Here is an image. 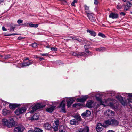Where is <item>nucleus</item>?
I'll return each instance as SVG.
<instances>
[{
	"mask_svg": "<svg viewBox=\"0 0 132 132\" xmlns=\"http://www.w3.org/2000/svg\"><path fill=\"white\" fill-rule=\"evenodd\" d=\"M118 123L119 122L117 120L114 119H112L105 121L103 123V126L105 127L109 125L116 126L118 125Z\"/></svg>",
	"mask_w": 132,
	"mask_h": 132,
	"instance_id": "f257e3e1",
	"label": "nucleus"
},
{
	"mask_svg": "<svg viewBox=\"0 0 132 132\" xmlns=\"http://www.w3.org/2000/svg\"><path fill=\"white\" fill-rule=\"evenodd\" d=\"M84 7L85 8V12L87 14V16H93L94 15V14L90 11L89 6H88L86 5H84Z\"/></svg>",
	"mask_w": 132,
	"mask_h": 132,
	"instance_id": "f03ea898",
	"label": "nucleus"
},
{
	"mask_svg": "<svg viewBox=\"0 0 132 132\" xmlns=\"http://www.w3.org/2000/svg\"><path fill=\"white\" fill-rule=\"evenodd\" d=\"M45 105L42 106L40 104L37 103L32 108V110L30 111V112L31 113H32L36 110L38 109L42 108L45 107Z\"/></svg>",
	"mask_w": 132,
	"mask_h": 132,
	"instance_id": "7ed1b4c3",
	"label": "nucleus"
},
{
	"mask_svg": "<svg viewBox=\"0 0 132 132\" xmlns=\"http://www.w3.org/2000/svg\"><path fill=\"white\" fill-rule=\"evenodd\" d=\"M26 110V108L25 107L18 108L15 111V113L17 115H18L25 112Z\"/></svg>",
	"mask_w": 132,
	"mask_h": 132,
	"instance_id": "20e7f679",
	"label": "nucleus"
},
{
	"mask_svg": "<svg viewBox=\"0 0 132 132\" xmlns=\"http://www.w3.org/2000/svg\"><path fill=\"white\" fill-rule=\"evenodd\" d=\"M59 120H57L54 122L52 127L54 131H57L58 129V126L59 124Z\"/></svg>",
	"mask_w": 132,
	"mask_h": 132,
	"instance_id": "39448f33",
	"label": "nucleus"
},
{
	"mask_svg": "<svg viewBox=\"0 0 132 132\" xmlns=\"http://www.w3.org/2000/svg\"><path fill=\"white\" fill-rule=\"evenodd\" d=\"M116 97L119 100L122 105L125 106L127 105V101L125 100H123L121 96L118 95L116 96Z\"/></svg>",
	"mask_w": 132,
	"mask_h": 132,
	"instance_id": "423d86ee",
	"label": "nucleus"
},
{
	"mask_svg": "<svg viewBox=\"0 0 132 132\" xmlns=\"http://www.w3.org/2000/svg\"><path fill=\"white\" fill-rule=\"evenodd\" d=\"M65 99L63 100L60 103L59 108H61V111H63L64 113L66 112L65 106Z\"/></svg>",
	"mask_w": 132,
	"mask_h": 132,
	"instance_id": "0eeeda50",
	"label": "nucleus"
},
{
	"mask_svg": "<svg viewBox=\"0 0 132 132\" xmlns=\"http://www.w3.org/2000/svg\"><path fill=\"white\" fill-rule=\"evenodd\" d=\"M95 105H96V104L92 100H90L87 101L86 104V106L89 108L94 107Z\"/></svg>",
	"mask_w": 132,
	"mask_h": 132,
	"instance_id": "6e6552de",
	"label": "nucleus"
},
{
	"mask_svg": "<svg viewBox=\"0 0 132 132\" xmlns=\"http://www.w3.org/2000/svg\"><path fill=\"white\" fill-rule=\"evenodd\" d=\"M89 132V128L88 126H86L84 128H78L76 132Z\"/></svg>",
	"mask_w": 132,
	"mask_h": 132,
	"instance_id": "1a4fd4ad",
	"label": "nucleus"
},
{
	"mask_svg": "<svg viewBox=\"0 0 132 132\" xmlns=\"http://www.w3.org/2000/svg\"><path fill=\"white\" fill-rule=\"evenodd\" d=\"M33 63V61L30 60H28L27 61H24V62L22 63L21 67H23L24 66H28L32 64Z\"/></svg>",
	"mask_w": 132,
	"mask_h": 132,
	"instance_id": "9d476101",
	"label": "nucleus"
},
{
	"mask_svg": "<svg viewBox=\"0 0 132 132\" xmlns=\"http://www.w3.org/2000/svg\"><path fill=\"white\" fill-rule=\"evenodd\" d=\"M104 127L103 126V125L100 123H98L96 127V130L98 132H100L102 131L103 129L102 127Z\"/></svg>",
	"mask_w": 132,
	"mask_h": 132,
	"instance_id": "9b49d317",
	"label": "nucleus"
},
{
	"mask_svg": "<svg viewBox=\"0 0 132 132\" xmlns=\"http://www.w3.org/2000/svg\"><path fill=\"white\" fill-rule=\"evenodd\" d=\"M74 100L72 98H69L67 100V106L69 107L73 103Z\"/></svg>",
	"mask_w": 132,
	"mask_h": 132,
	"instance_id": "f8f14e48",
	"label": "nucleus"
},
{
	"mask_svg": "<svg viewBox=\"0 0 132 132\" xmlns=\"http://www.w3.org/2000/svg\"><path fill=\"white\" fill-rule=\"evenodd\" d=\"M16 126L15 122H12L9 121L7 126L8 127L11 128Z\"/></svg>",
	"mask_w": 132,
	"mask_h": 132,
	"instance_id": "ddd939ff",
	"label": "nucleus"
},
{
	"mask_svg": "<svg viewBox=\"0 0 132 132\" xmlns=\"http://www.w3.org/2000/svg\"><path fill=\"white\" fill-rule=\"evenodd\" d=\"M45 128L47 130H50L51 128V126L50 124L48 123H46L44 125Z\"/></svg>",
	"mask_w": 132,
	"mask_h": 132,
	"instance_id": "4468645a",
	"label": "nucleus"
},
{
	"mask_svg": "<svg viewBox=\"0 0 132 132\" xmlns=\"http://www.w3.org/2000/svg\"><path fill=\"white\" fill-rule=\"evenodd\" d=\"M56 107V106H52L47 108L46 109V111L50 113H51L52 112L53 110Z\"/></svg>",
	"mask_w": 132,
	"mask_h": 132,
	"instance_id": "2eb2a0df",
	"label": "nucleus"
},
{
	"mask_svg": "<svg viewBox=\"0 0 132 132\" xmlns=\"http://www.w3.org/2000/svg\"><path fill=\"white\" fill-rule=\"evenodd\" d=\"M73 117L75 119H76L78 122L81 121V117L80 116L78 115H76L74 116Z\"/></svg>",
	"mask_w": 132,
	"mask_h": 132,
	"instance_id": "dca6fc26",
	"label": "nucleus"
},
{
	"mask_svg": "<svg viewBox=\"0 0 132 132\" xmlns=\"http://www.w3.org/2000/svg\"><path fill=\"white\" fill-rule=\"evenodd\" d=\"M72 54L73 55L75 56H77L78 57H79L80 56H83L84 55V53H83L73 52Z\"/></svg>",
	"mask_w": 132,
	"mask_h": 132,
	"instance_id": "f3484780",
	"label": "nucleus"
},
{
	"mask_svg": "<svg viewBox=\"0 0 132 132\" xmlns=\"http://www.w3.org/2000/svg\"><path fill=\"white\" fill-rule=\"evenodd\" d=\"M70 123L71 125H77L78 122L76 119L71 120L70 121Z\"/></svg>",
	"mask_w": 132,
	"mask_h": 132,
	"instance_id": "a211bd4d",
	"label": "nucleus"
},
{
	"mask_svg": "<svg viewBox=\"0 0 132 132\" xmlns=\"http://www.w3.org/2000/svg\"><path fill=\"white\" fill-rule=\"evenodd\" d=\"M22 128L20 127H17L15 128L13 132H22Z\"/></svg>",
	"mask_w": 132,
	"mask_h": 132,
	"instance_id": "6ab92c4d",
	"label": "nucleus"
},
{
	"mask_svg": "<svg viewBox=\"0 0 132 132\" xmlns=\"http://www.w3.org/2000/svg\"><path fill=\"white\" fill-rule=\"evenodd\" d=\"M18 106L17 104H10L9 105V108L11 109H14Z\"/></svg>",
	"mask_w": 132,
	"mask_h": 132,
	"instance_id": "aec40b11",
	"label": "nucleus"
},
{
	"mask_svg": "<svg viewBox=\"0 0 132 132\" xmlns=\"http://www.w3.org/2000/svg\"><path fill=\"white\" fill-rule=\"evenodd\" d=\"M87 32L89 33L92 36L95 37L96 35V32L90 30L88 29L87 30Z\"/></svg>",
	"mask_w": 132,
	"mask_h": 132,
	"instance_id": "412c9836",
	"label": "nucleus"
},
{
	"mask_svg": "<svg viewBox=\"0 0 132 132\" xmlns=\"http://www.w3.org/2000/svg\"><path fill=\"white\" fill-rule=\"evenodd\" d=\"M87 99V97H85L80 98H78L77 99V101L78 102H84L86 101Z\"/></svg>",
	"mask_w": 132,
	"mask_h": 132,
	"instance_id": "4be33fe9",
	"label": "nucleus"
},
{
	"mask_svg": "<svg viewBox=\"0 0 132 132\" xmlns=\"http://www.w3.org/2000/svg\"><path fill=\"white\" fill-rule=\"evenodd\" d=\"M10 112V111L9 110H7L6 109H4L3 110L2 113L4 115H6Z\"/></svg>",
	"mask_w": 132,
	"mask_h": 132,
	"instance_id": "5701e85b",
	"label": "nucleus"
},
{
	"mask_svg": "<svg viewBox=\"0 0 132 132\" xmlns=\"http://www.w3.org/2000/svg\"><path fill=\"white\" fill-rule=\"evenodd\" d=\"M106 111L108 113V115L110 116H113L114 115V112L109 109L108 110Z\"/></svg>",
	"mask_w": 132,
	"mask_h": 132,
	"instance_id": "b1692460",
	"label": "nucleus"
},
{
	"mask_svg": "<svg viewBox=\"0 0 132 132\" xmlns=\"http://www.w3.org/2000/svg\"><path fill=\"white\" fill-rule=\"evenodd\" d=\"M29 25L31 27H37L38 26V25L37 24H32L31 22H29Z\"/></svg>",
	"mask_w": 132,
	"mask_h": 132,
	"instance_id": "393cba45",
	"label": "nucleus"
},
{
	"mask_svg": "<svg viewBox=\"0 0 132 132\" xmlns=\"http://www.w3.org/2000/svg\"><path fill=\"white\" fill-rule=\"evenodd\" d=\"M38 115L37 114H34L31 118V119L33 120H37L39 118Z\"/></svg>",
	"mask_w": 132,
	"mask_h": 132,
	"instance_id": "a878e982",
	"label": "nucleus"
},
{
	"mask_svg": "<svg viewBox=\"0 0 132 132\" xmlns=\"http://www.w3.org/2000/svg\"><path fill=\"white\" fill-rule=\"evenodd\" d=\"M71 37V39H72L76 40L79 42H81L82 41L81 39L79 38H81L80 37H79L78 38L77 37Z\"/></svg>",
	"mask_w": 132,
	"mask_h": 132,
	"instance_id": "bb28decb",
	"label": "nucleus"
},
{
	"mask_svg": "<svg viewBox=\"0 0 132 132\" xmlns=\"http://www.w3.org/2000/svg\"><path fill=\"white\" fill-rule=\"evenodd\" d=\"M2 124L4 125H5L7 126V124H8V121L7 120L5 119H2Z\"/></svg>",
	"mask_w": 132,
	"mask_h": 132,
	"instance_id": "cd10ccee",
	"label": "nucleus"
},
{
	"mask_svg": "<svg viewBox=\"0 0 132 132\" xmlns=\"http://www.w3.org/2000/svg\"><path fill=\"white\" fill-rule=\"evenodd\" d=\"M59 131L60 132H65V129L64 126L62 125H61L59 129Z\"/></svg>",
	"mask_w": 132,
	"mask_h": 132,
	"instance_id": "c85d7f7f",
	"label": "nucleus"
},
{
	"mask_svg": "<svg viewBox=\"0 0 132 132\" xmlns=\"http://www.w3.org/2000/svg\"><path fill=\"white\" fill-rule=\"evenodd\" d=\"M105 50V48L104 47H101L97 48L96 49V50L100 52H102L104 51Z\"/></svg>",
	"mask_w": 132,
	"mask_h": 132,
	"instance_id": "c756f323",
	"label": "nucleus"
},
{
	"mask_svg": "<svg viewBox=\"0 0 132 132\" xmlns=\"http://www.w3.org/2000/svg\"><path fill=\"white\" fill-rule=\"evenodd\" d=\"M35 132H42L43 130L40 128H35L34 129Z\"/></svg>",
	"mask_w": 132,
	"mask_h": 132,
	"instance_id": "7c9ffc66",
	"label": "nucleus"
},
{
	"mask_svg": "<svg viewBox=\"0 0 132 132\" xmlns=\"http://www.w3.org/2000/svg\"><path fill=\"white\" fill-rule=\"evenodd\" d=\"M118 15L116 13H111L110 15H109V16H118Z\"/></svg>",
	"mask_w": 132,
	"mask_h": 132,
	"instance_id": "2f4dec72",
	"label": "nucleus"
},
{
	"mask_svg": "<svg viewBox=\"0 0 132 132\" xmlns=\"http://www.w3.org/2000/svg\"><path fill=\"white\" fill-rule=\"evenodd\" d=\"M14 117H13L11 116L9 117V121L12 122H15V121H14Z\"/></svg>",
	"mask_w": 132,
	"mask_h": 132,
	"instance_id": "473e14b6",
	"label": "nucleus"
},
{
	"mask_svg": "<svg viewBox=\"0 0 132 132\" xmlns=\"http://www.w3.org/2000/svg\"><path fill=\"white\" fill-rule=\"evenodd\" d=\"M96 99L100 102V105H103L102 101L101 98L98 97H96Z\"/></svg>",
	"mask_w": 132,
	"mask_h": 132,
	"instance_id": "72a5a7b5",
	"label": "nucleus"
},
{
	"mask_svg": "<svg viewBox=\"0 0 132 132\" xmlns=\"http://www.w3.org/2000/svg\"><path fill=\"white\" fill-rule=\"evenodd\" d=\"M88 18L92 22H94L96 20L95 17H88Z\"/></svg>",
	"mask_w": 132,
	"mask_h": 132,
	"instance_id": "f704fd0d",
	"label": "nucleus"
},
{
	"mask_svg": "<svg viewBox=\"0 0 132 132\" xmlns=\"http://www.w3.org/2000/svg\"><path fill=\"white\" fill-rule=\"evenodd\" d=\"M82 105V104H80V103H75V104H74L72 106L73 107H76L77 106H81Z\"/></svg>",
	"mask_w": 132,
	"mask_h": 132,
	"instance_id": "c9c22d12",
	"label": "nucleus"
},
{
	"mask_svg": "<svg viewBox=\"0 0 132 132\" xmlns=\"http://www.w3.org/2000/svg\"><path fill=\"white\" fill-rule=\"evenodd\" d=\"M128 102L129 106L132 108V100L129 99L128 100Z\"/></svg>",
	"mask_w": 132,
	"mask_h": 132,
	"instance_id": "e433bc0d",
	"label": "nucleus"
},
{
	"mask_svg": "<svg viewBox=\"0 0 132 132\" xmlns=\"http://www.w3.org/2000/svg\"><path fill=\"white\" fill-rule=\"evenodd\" d=\"M86 113L87 114V116L88 117L91 114V112L88 110H87L86 111Z\"/></svg>",
	"mask_w": 132,
	"mask_h": 132,
	"instance_id": "4c0bfd02",
	"label": "nucleus"
},
{
	"mask_svg": "<svg viewBox=\"0 0 132 132\" xmlns=\"http://www.w3.org/2000/svg\"><path fill=\"white\" fill-rule=\"evenodd\" d=\"M32 46L34 48H35L37 47L38 46V44L35 43H33L32 44Z\"/></svg>",
	"mask_w": 132,
	"mask_h": 132,
	"instance_id": "58836bf2",
	"label": "nucleus"
},
{
	"mask_svg": "<svg viewBox=\"0 0 132 132\" xmlns=\"http://www.w3.org/2000/svg\"><path fill=\"white\" fill-rule=\"evenodd\" d=\"M2 103L4 106L6 105H8L9 104V103L5 101H3L2 102Z\"/></svg>",
	"mask_w": 132,
	"mask_h": 132,
	"instance_id": "ea45409f",
	"label": "nucleus"
},
{
	"mask_svg": "<svg viewBox=\"0 0 132 132\" xmlns=\"http://www.w3.org/2000/svg\"><path fill=\"white\" fill-rule=\"evenodd\" d=\"M77 0H74L71 3V5L72 6H75V3H77Z\"/></svg>",
	"mask_w": 132,
	"mask_h": 132,
	"instance_id": "a19ab883",
	"label": "nucleus"
},
{
	"mask_svg": "<svg viewBox=\"0 0 132 132\" xmlns=\"http://www.w3.org/2000/svg\"><path fill=\"white\" fill-rule=\"evenodd\" d=\"M51 50L53 51H56L57 50V48L56 47H52L51 48Z\"/></svg>",
	"mask_w": 132,
	"mask_h": 132,
	"instance_id": "79ce46f5",
	"label": "nucleus"
},
{
	"mask_svg": "<svg viewBox=\"0 0 132 132\" xmlns=\"http://www.w3.org/2000/svg\"><path fill=\"white\" fill-rule=\"evenodd\" d=\"M127 5L130 8L132 5V4L129 2H127Z\"/></svg>",
	"mask_w": 132,
	"mask_h": 132,
	"instance_id": "37998d69",
	"label": "nucleus"
},
{
	"mask_svg": "<svg viewBox=\"0 0 132 132\" xmlns=\"http://www.w3.org/2000/svg\"><path fill=\"white\" fill-rule=\"evenodd\" d=\"M98 35L100 36H101L102 37H105V36L102 33H99L98 34Z\"/></svg>",
	"mask_w": 132,
	"mask_h": 132,
	"instance_id": "c03bdc74",
	"label": "nucleus"
},
{
	"mask_svg": "<svg viewBox=\"0 0 132 132\" xmlns=\"http://www.w3.org/2000/svg\"><path fill=\"white\" fill-rule=\"evenodd\" d=\"M20 34H18L16 33H13L12 34H10L7 35H6V36H10L11 35H20Z\"/></svg>",
	"mask_w": 132,
	"mask_h": 132,
	"instance_id": "a18cd8bd",
	"label": "nucleus"
},
{
	"mask_svg": "<svg viewBox=\"0 0 132 132\" xmlns=\"http://www.w3.org/2000/svg\"><path fill=\"white\" fill-rule=\"evenodd\" d=\"M87 53L88 54H90L91 53L87 49H86L84 51V53L86 54V53Z\"/></svg>",
	"mask_w": 132,
	"mask_h": 132,
	"instance_id": "49530a36",
	"label": "nucleus"
},
{
	"mask_svg": "<svg viewBox=\"0 0 132 132\" xmlns=\"http://www.w3.org/2000/svg\"><path fill=\"white\" fill-rule=\"evenodd\" d=\"M23 20L21 19L18 20L17 21V23L19 24L23 22Z\"/></svg>",
	"mask_w": 132,
	"mask_h": 132,
	"instance_id": "de8ad7c7",
	"label": "nucleus"
},
{
	"mask_svg": "<svg viewBox=\"0 0 132 132\" xmlns=\"http://www.w3.org/2000/svg\"><path fill=\"white\" fill-rule=\"evenodd\" d=\"M11 28L10 29L11 31H14V29L15 27V26H11Z\"/></svg>",
	"mask_w": 132,
	"mask_h": 132,
	"instance_id": "09e8293b",
	"label": "nucleus"
},
{
	"mask_svg": "<svg viewBox=\"0 0 132 132\" xmlns=\"http://www.w3.org/2000/svg\"><path fill=\"white\" fill-rule=\"evenodd\" d=\"M111 95L112 96H114L115 95V92L113 91H112L110 93Z\"/></svg>",
	"mask_w": 132,
	"mask_h": 132,
	"instance_id": "8fccbe9b",
	"label": "nucleus"
},
{
	"mask_svg": "<svg viewBox=\"0 0 132 132\" xmlns=\"http://www.w3.org/2000/svg\"><path fill=\"white\" fill-rule=\"evenodd\" d=\"M90 47L89 45H86L85 46V49H87L90 48Z\"/></svg>",
	"mask_w": 132,
	"mask_h": 132,
	"instance_id": "3c124183",
	"label": "nucleus"
},
{
	"mask_svg": "<svg viewBox=\"0 0 132 132\" xmlns=\"http://www.w3.org/2000/svg\"><path fill=\"white\" fill-rule=\"evenodd\" d=\"M49 55L48 53H46V54H41V55L42 56H46L47 55Z\"/></svg>",
	"mask_w": 132,
	"mask_h": 132,
	"instance_id": "603ef678",
	"label": "nucleus"
},
{
	"mask_svg": "<svg viewBox=\"0 0 132 132\" xmlns=\"http://www.w3.org/2000/svg\"><path fill=\"white\" fill-rule=\"evenodd\" d=\"M126 95H128V96L129 97H132V94L130 93H128V94H125Z\"/></svg>",
	"mask_w": 132,
	"mask_h": 132,
	"instance_id": "864d4df0",
	"label": "nucleus"
},
{
	"mask_svg": "<svg viewBox=\"0 0 132 132\" xmlns=\"http://www.w3.org/2000/svg\"><path fill=\"white\" fill-rule=\"evenodd\" d=\"M129 8H130L127 5L125 6L124 9L125 10H127Z\"/></svg>",
	"mask_w": 132,
	"mask_h": 132,
	"instance_id": "5fc2aeb1",
	"label": "nucleus"
},
{
	"mask_svg": "<svg viewBox=\"0 0 132 132\" xmlns=\"http://www.w3.org/2000/svg\"><path fill=\"white\" fill-rule=\"evenodd\" d=\"M98 1L97 0H94V3L95 4H97L98 3Z\"/></svg>",
	"mask_w": 132,
	"mask_h": 132,
	"instance_id": "6e6d98bb",
	"label": "nucleus"
},
{
	"mask_svg": "<svg viewBox=\"0 0 132 132\" xmlns=\"http://www.w3.org/2000/svg\"><path fill=\"white\" fill-rule=\"evenodd\" d=\"M81 115L83 116H87V114L86 112H84Z\"/></svg>",
	"mask_w": 132,
	"mask_h": 132,
	"instance_id": "4d7b16f0",
	"label": "nucleus"
},
{
	"mask_svg": "<svg viewBox=\"0 0 132 132\" xmlns=\"http://www.w3.org/2000/svg\"><path fill=\"white\" fill-rule=\"evenodd\" d=\"M120 14L121 16H124L125 15V14L123 12H122L120 13Z\"/></svg>",
	"mask_w": 132,
	"mask_h": 132,
	"instance_id": "13d9d810",
	"label": "nucleus"
},
{
	"mask_svg": "<svg viewBox=\"0 0 132 132\" xmlns=\"http://www.w3.org/2000/svg\"><path fill=\"white\" fill-rule=\"evenodd\" d=\"M24 38L21 36H19L18 38V39L19 40H21L24 39Z\"/></svg>",
	"mask_w": 132,
	"mask_h": 132,
	"instance_id": "bf43d9fd",
	"label": "nucleus"
},
{
	"mask_svg": "<svg viewBox=\"0 0 132 132\" xmlns=\"http://www.w3.org/2000/svg\"><path fill=\"white\" fill-rule=\"evenodd\" d=\"M29 22H27L26 23L24 24H22V25H24L25 26H27L28 25H29Z\"/></svg>",
	"mask_w": 132,
	"mask_h": 132,
	"instance_id": "052dcab7",
	"label": "nucleus"
},
{
	"mask_svg": "<svg viewBox=\"0 0 132 132\" xmlns=\"http://www.w3.org/2000/svg\"><path fill=\"white\" fill-rule=\"evenodd\" d=\"M2 29L3 31H5L6 30V29L4 27H3Z\"/></svg>",
	"mask_w": 132,
	"mask_h": 132,
	"instance_id": "680f3d73",
	"label": "nucleus"
},
{
	"mask_svg": "<svg viewBox=\"0 0 132 132\" xmlns=\"http://www.w3.org/2000/svg\"><path fill=\"white\" fill-rule=\"evenodd\" d=\"M10 57V55H7L5 57V59H8Z\"/></svg>",
	"mask_w": 132,
	"mask_h": 132,
	"instance_id": "e2e57ef3",
	"label": "nucleus"
},
{
	"mask_svg": "<svg viewBox=\"0 0 132 132\" xmlns=\"http://www.w3.org/2000/svg\"><path fill=\"white\" fill-rule=\"evenodd\" d=\"M46 47L47 48H50V46L49 45H48L46 46Z\"/></svg>",
	"mask_w": 132,
	"mask_h": 132,
	"instance_id": "0e129e2a",
	"label": "nucleus"
},
{
	"mask_svg": "<svg viewBox=\"0 0 132 132\" xmlns=\"http://www.w3.org/2000/svg\"><path fill=\"white\" fill-rule=\"evenodd\" d=\"M117 8L118 9H120V7H119V6L117 5Z\"/></svg>",
	"mask_w": 132,
	"mask_h": 132,
	"instance_id": "69168bd1",
	"label": "nucleus"
},
{
	"mask_svg": "<svg viewBox=\"0 0 132 132\" xmlns=\"http://www.w3.org/2000/svg\"><path fill=\"white\" fill-rule=\"evenodd\" d=\"M108 132H114V131L112 130H109L108 131Z\"/></svg>",
	"mask_w": 132,
	"mask_h": 132,
	"instance_id": "338daca9",
	"label": "nucleus"
},
{
	"mask_svg": "<svg viewBox=\"0 0 132 132\" xmlns=\"http://www.w3.org/2000/svg\"><path fill=\"white\" fill-rule=\"evenodd\" d=\"M28 132H35V131L31 130H30Z\"/></svg>",
	"mask_w": 132,
	"mask_h": 132,
	"instance_id": "774afa93",
	"label": "nucleus"
}]
</instances>
